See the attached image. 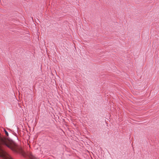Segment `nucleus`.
<instances>
[{
    "label": "nucleus",
    "instance_id": "4",
    "mask_svg": "<svg viewBox=\"0 0 159 159\" xmlns=\"http://www.w3.org/2000/svg\"><path fill=\"white\" fill-rule=\"evenodd\" d=\"M4 131H5V133L6 134L7 136H8V134L6 130H5Z\"/></svg>",
    "mask_w": 159,
    "mask_h": 159
},
{
    "label": "nucleus",
    "instance_id": "1",
    "mask_svg": "<svg viewBox=\"0 0 159 159\" xmlns=\"http://www.w3.org/2000/svg\"><path fill=\"white\" fill-rule=\"evenodd\" d=\"M4 144L16 152H18V148L16 145L7 144L5 141L3 140Z\"/></svg>",
    "mask_w": 159,
    "mask_h": 159
},
{
    "label": "nucleus",
    "instance_id": "2",
    "mask_svg": "<svg viewBox=\"0 0 159 159\" xmlns=\"http://www.w3.org/2000/svg\"><path fill=\"white\" fill-rule=\"evenodd\" d=\"M6 155V152L1 148H0V157L5 158Z\"/></svg>",
    "mask_w": 159,
    "mask_h": 159
},
{
    "label": "nucleus",
    "instance_id": "3",
    "mask_svg": "<svg viewBox=\"0 0 159 159\" xmlns=\"http://www.w3.org/2000/svg\"><path fill=\"white\" fill-rule=\"evenodd\" d=\"M30 159H38V158L34 156L32 154H30Z\"/></svg>",
    "mask_w": 159,
    "mask_h": 159
}]
</instances>
